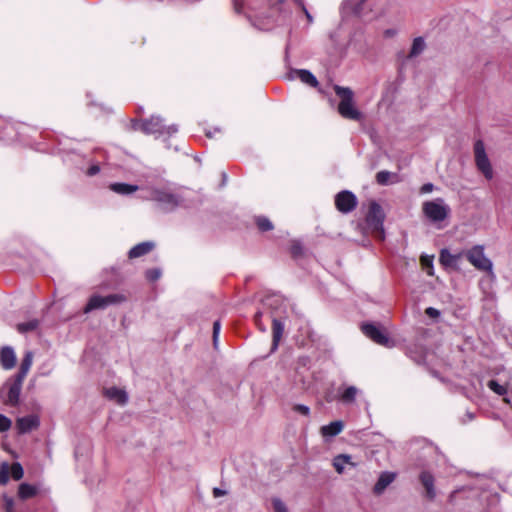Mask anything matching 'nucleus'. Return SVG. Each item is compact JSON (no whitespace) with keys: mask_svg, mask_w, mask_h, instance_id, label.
Instances as JSON below:
<instances>
[{"mask_svg":"<svg viewBox=\"0 0 512 512\" xmlns=\"http://www.w3.org/2000/svg\"><path fill=\"white\" fill-rule=\"evenodd\" d=\"M234 7L237 12H240L241 9L238 0H234Z\"/></svg>","mask_w":512,"mask_h":512,"instance_id":"obj_48","label":"nucleus"},{"mask_svg":"<svg viewBox=\"0 0 512 512\" xmlns=\"http://www.w3.org/2000/svg\"><path fill=\"white\" fill-rule=\"evenodd\" d=\"M384 213L381 206L375 201L370 202L366 216V229L378 239H384L383 230Z\"/></svg>","mask_w":512,"mask_h":512,"instance_id":"obj_3","label":"nucleus"},{"mask_svg":"<svg viewBox=\"0 0 512 512\" xmlns=\"http://www.w3.org/2000/svg\"><path fill=\"white\" fill-rule=\"evenodd\" d=\"M425 312L430 318L437 319L440 316V311L433 307L427 308Z\"/></svg>","mask_w":512,"mask_h":512,"instance_id":"obj_40","label":"nucleus"},{"mask_svg":"<svg viewBox=\"0 0 512 512\" xmlns=\"http://www.w3.org/2000/svg\"><path fill=\"white\" fill-rule=\"evenodd\" d=\"M332 465L338 474H343L346 467L356 468L358 463L354 462L349 454H339L333 458Z\"/></svg>","mask_w":512,"mask_h":512,"instance_id":"obj_14","label":"nucleus"},{"mask_svg":"<svg viewBox=\"0 0 512 512\" xmlns=\"http://www.w3.org/2000/svg\"><path fill=\"white\" fill-rule=\"evenodd\" d=\"M465 257L476 269L487 272L492 278L495 277L493 272V263L485 255L482 245H475L465 251Z\"/></svg>","mask_w":512,"mask_h":512,"instance_id":"obj_5","label":"nucleus"},{"mask_svg":"<svg viewBox=\"0 0 512 512\" xmlns=\"http://www.w3.org/2000/svg\"><path fill=\"white\" fill-rule=\"evenodd\" d=\"M23 380L10 377L0 389V398L5 405L15 407L19 404Z\"/></svg>","mask_w":512,"mask_h":512,"instance_id":"obj_6","label":"nucleus"},{"mask_svg":"<svg viewBox=\"0 0 512 512\" xmlns=\"http://www.w3.org/2000/svg\"><path fill=\"white\" fill-rule=\"evenodd\" d=\"M226 494V491L225 490H222L220 488H214L213 489V495L215 497H221V496H224Z\"/></svg>","mask_w":512,"mask_h":512,"instance_id":"obj_45","label":"nucleus"},{"mask_svg":"<svg viewBox=\"0 0 512 512\" xmlns=\"http://www.w3.org/2000/svg\"><path fill=\"white\" fill-rule=\"evenodd\" d=\"M33 353L31 351H27L22 359L19 372L14 376L18 379H21L24 381L26 375L28 374L32 363H33Z\"/></svg>","mask_w":512,"mask_h":512,"instance_id":"obj_23","label":"nucleus"},{"mask_svg":"<svg viewBox=\"0 0 512 512\" xmlns=\"http://www.w3.org/2000/svg\"><path fill=\"white\" fill-rule=\"evenodd\" d=\"M465 256V251L452 253L449 249L443 248L439 253V263L445 270H460L461 260Z\"/></svg>","mask_w":512,"mask_h":512,"instance_id":"obj_11","label":"nucleus"},{"mask_svg":"<svg viewBox=\"0 0 512 512\" xmlns=\"http://www.w3.org/2000/svg\"><path fill=\"white\" fill-rule=\"evenodd\" d=\"M358 393V388H356L355 386H348L344 388L343 391L341 392L340 400L345 404L352 403L355 401Z\"/></svg>","mask_w":512,"mask_h":512,"instance_id":"obj_27","label":"nucleus"},{"mask_svg":"<svg viewBox=\"0 0 512 512\" xmlns=\"http://www.w3.org/2000/svg\"><path fill=\"white\" fill-rule=\"evenodd\" d=\"M305 13H306L308 20L311 21L312 20L311 15L306 10H305Z\"/></svg>","mask_w":512,"mask_h":512,"instance_id":"obj_50","label":"nucleus"},{"mask_svg":"<svg viewBox=\"0 0 512 512\" xmlns=\"http://www.w3.org/2000/svg\"><path fill=\"white\" fill-rule=\"evenodd\" d=\"M37 492L38 490L36 486L27 483H22L20 484L18 489V496L21 499L26 500L34 497L37 494Z\"/></svg>","mask_w":512,"mask_h":512,"instance_id":"obj_26","label":"nucleus"},{"mask_svg":"<svg viewBox=\"0 0 512 512\" xmlns=\"http://www.w3.org/2000/svg\"><path fill=\"white\" fill-rule=\"evenodd\" d=\"M343 428L344 423L340 420H337L329 423L328 425L322 426L320 429V433L324 438L328 439L340 434Z\"/></svg>","mask_w":512,"mask_h":512,"instance_id":"obj_21","label":"nucleus"},{"mask_svg":"<svg viewBox=\"0 0 512 512\" xmlns=\"http://www.w3.org/2000/svg\"><path fill=\"white\" fill-rule=\"evenodd\" d=\"M154 247L155 244L152 241L139 243L130 249L128 256L131 259L138 258L152 251Z\"/></svg>","mask_w":512,"mask_h":512,"instance_id":"obj_22","label":"nucleus"},{"mask_svg":"<svg viewBox=\"0 0 512 512\" xmlns=\"http://www.w3.org/2000/svg\"><path fill=\"white\" fill-rule=\"evenodd\" d=\"M0 363L3 369L11 370L16 364V354L13 348L6 346L0 351Z\"/></svg>","mask_w":512,"mask_h":512,"instance_id":"obj_17","label":"nucleus"},{"mask_svg":"<svg viewBox=\"0 0 512 512\" xmlns=\"http://www.w3.org/2000/svg\"><path fill=\"white\" fill-rule=\"evenodd\" d=\"M24 471L20 463H2L0 466V484L5 485L9 481V477L14 480H20L23 477Z\"/></svg>","mask_w":512,"mask_h":512,"instance_id":"obj_13","label":"nucleus"},{"mask_svg":"<svg viewBox=\"0 0 512 512\" xmlns=\"http://www.w3.org/2000/svg\"><path fill=\"white\" fill-rule=\"evenodd\" d=\"M474 160L478 171L487 180H491L494 177V171L482 140H477L474 143Z\"/></svg>","mask_w":512,"mask_h":512,"instance_id":"obj_7","label":"nucleus"},{"mask_svg":"<svg viewBox=\"0 0 512 512\" xmlns=\"http://www.w3.org/2000/svg\"><path fill=\"white\" fill-rule=\"evenodd\" d=\"M487 386L498 395H505L507 393V388L500 385L496 380H490Z\"/></svg>","mask_w":512,"mask_h":512,"instance_id":"obj_32","label":"nucleus"},{"mask_svg":"<svg viewBox=\"0 0 512 512\" xmlns=\"http://www.w3.org/2000/svg\"><path fill=\"white\" fill-rule=\"evenodd\" d=\"M104 395L119 405H125L128 401V395L125 390L117 387H109L104 390Z\"/></svg>","mask_w":512,"mask_h":512,"instance_id":"obj_19","label":"nucleus"},{"mask_svg":"<svg viewBox=\"0 0 512 512\" xmlns=\"http://www.w3.org/2000/svg\"><path fill=\"white\" fill-rule=\"evenodd\" d=\"M415 54H416V39H414L412 42L410 53L408 55V59L409 60L412 59Z\"/></svg>","mask_w":512,"mask_h":512,"instance_id":"obj_44","label":"nucleus"},{"mask_svg":"<svg viewBox=\"0 0 512 512\" xmlns=\"http://www.w3.org/2000/svg\"><path fill=\"white\" fill-rule=\"evenodd\" d=\"M422 213L423 217L436 229H443L447 226L451 209L443 198H436L422 203Z\"/></svg>","mask_w":512,"mask_h":512,"instance_id":"obj_1","label":"nucleus"},{"mask_svg":"<svg viewBox=\"0 0 512 512\" xmlns=\"http://www.w3.org/2000/svg\"><path fill=\"white\" fill-rule=\"evenodd\" d=\"M11 420L3 414H0V432H6L11 427Z\"/></svg>","mask_w":512,"mask_h":512,"instance_id":"obj_34","label":"nucleus"},{"mask_svg":"<svg viewBox=\"0 0 512 512\" xmlns=\"http://www.w3.org/2000/svg\"><path fill=\"white\" fill-rule=\"evenodd\" d=\"M396 474L393 472H382L374 485L373 492L381 495L385 489L395 480Z\"/></svg>","mask_w":512,"mask_h":512,"instance_id":"obj_16","label":"nucleus"},{"mask_svg":"<svg viewBox=\"0 0 512 512\" xmlns=\"http://www.w3.org/2000/svg\"><path fill=\"white\" fill-rule=\"evenodd\" d=\"M256 224L261 231H269L273 228L271 221L265 217H257Z\"/></svg>","mask_w":512,"mask_h":512,"instance_id":"obj_33","label":"nucleus"},{"mask_svg":"<svg viewBox=\"0 0 512 512\" xmlns=\"http://www.w3.org/2000/svg\"><path fill=\"white\" fill-rule=\"evenodd\" d=\"M273 512H289L287 505L277 497L271 499Z\"/></svg>","mask_w":512,"mask_h":512,"instance_id":"obj_31","label":"nucleus"},{"mask_svg":"<svg viewBox=\"0 0 512 512\" xmlns=\"http://www.w3.org/2000/svg\"><path fill=\"white\" fill-rule=\"evenodd\" d=\"M261 316H262V313L261 312H258L256 315H255V323L256 325L259 327L260 330L262 331H266V327L262 325L261 323Z\"/></svg>","mask_w":512,"mask_h":512,"instance_id":"obj_41","label":"nucleus"},{"mask_svg":"<svg viewBox=\"0 0 512 512\" xmlns=\"http://www.w3.org/2000/svg\"><path fill=\"white\" fill-rule=\"evenodd\" d=\"M433 189H434V185H433L432 183H427V184H424V185L421 187L420 191H421V193L426 194V193H430V192H432V191H433Z\"/></svg>","mask_w":512,"mask_h":512,"instance_id":"obj_42","label":"nucleus"},{"mask_svg":"<svg viewBox=\"0 0 512 512\" xmlns=\"http://www.w3.org/2000/svg\"><path fill=\"white\" fill-rule=\"evenodd\" d=\"M294 0H278V3L282 5V7L279 8V11L284 14H289L290 10L288 9L289 3L293 2Z\"/></svg>","mask_w":512,"mask_h":512,"instance_id":"obj_38","label":"nucleus"},{"mask_svg":"<svg viewBox=\"0 0 512 512\" xmlns=\"http://www.w3.org/2000/svg\"><path fill=\"white\" fill-rule=\"evenodd\" d=\"M289 77L291 79L298 78L304 84H307L308 86L314 87V88H316L319 84L316 77L310 71L305 70V69L293 70V71H291Z\"/></svg>","mask_w":512,"mask_h":512,"instance_id":"obj_18","label":"nucleus"},{"mask_svg":"<svg viewBox=\"0 0 512 512\" xmlns=\"http://www.w3.org/2000/svg\"><path fill=\"white\" fill-rule=\"evenodd\" d=\"M356 196L348 190L339 192L335 196V206L341 213H349L353 211L357 206Z\"/></svg>","mask_w":512,"mask_h":512,"instance_id":"obj_12","label":"nucleus"},{"mask_svg":"<svg viewBox=\"0 0 512 512\" xmlns=\"http://www.w3.org/2000/svg\"><path fill=\"white\" fill-rule=\"evenodd\" d=\"M466 416H467L468 420H470V421H471V420H473V419H474V417H475V416H474V414H473V413H470V412H468V413L466 414Z\"/></svg>","mask_w":512,"mask_h":512,"instance_id":"obj_49","label":"nucleus"},{"mask_svg":"<svg viewBox=\"0 0 512 512\" xmlns=\"http://www.w3.org/2000/svg\"><path fill=\"white\" fill-rule=\"evenodd\" d=\"M417 45H418V53H419L422 50L423 45H424L422 38L418 37Z\"/></svg>","mask_w":512,"mask_h":512,"instance_id":"obj_47","label":"nucleus"},{"mask_svg":"<svg viewBox=\"0 0 512 512\" xmlns=\"http://www.w3.org/2000/svg\"><path fill=\"white\" fill-rule=\"evenodd\" d=\"M220 330H221L220 321H215L213 324V343H214L215 347L217 346Z\"/></svg>","mask_w":512,"mask_h":512,"instance_id":"obj_36","label":"nucleus"},{"mask_svg":"<svg viewBox=\"0 0 512 512\" xmlns=\"http://www.w3.org/2000/svg\"><path fill=\"white\" fill-rule=\"evenodd\" d=\"M294 411L301 413L304 416H308L310 413V409L306 405L297 404L294 406Z\"/></svg>","mask_w":512,"mask_h":512,"instance_id":"obj_39","label":"nucleus"},{"mask_svg":"<svg viewBox=\"0 0 512 512\" xmlns=\"http://www.w3.org/2000/svg\"><path fill=\"white\" fill-rule=\"evenodd\" d=\"M279 301L278 297H269L266 299V305L272 306L273 303H278Z\"/></svg>","mask_w":512,"mask_h":512,"instance_id":"obj_46","label":"nucleus"},{"mask_svg":"<svg viewBox=\"0 0 512 512\" xmlns=\"http://www.w3.org/2000/svg\"><path fill=\"white\" fill-rule=\"evenodd\" d=\"M141 129L146 134H168L172 135L178 131V128L176 125H170L165 126L163 124V120L160 117H151L150 119H147L143 121L141 125Z\"/></svg>","mask_w":512,"mask_h":512,"instance_id":"obj_10","label":"nucleus"},{"mask_svg":"<svg viewBox=\"0 0 512 512\" xmlns=\"http://www.w3.org/2000/svg\"><path fill=\"white\" fill-rule=\"evenodd\" d=\"M100 171V167L98 165H92L88 171L87 174L90 176L96 175Z\"/></svg>","mask_w":512,"mask_h":512,"instance_id":"obj_43","label":"nucleus"},{"mask_svg":"<svg viewBox=\"0 0 512 512\" xmlns=\"http://www.w3.org/2000/svg\"><path fill=\"white\" fill-rule=\"evenodd\" d=\"M110 189L115 193L128 195L138 190V186L130 185L126 183H113L110 185Z\"/></svg>","mask_w":512,"mask_h":512,"instance_id":"obj_25","label":"nucleus"},{"mask_svg":"<svg viewBox=\"0 0 512 512\" xmlns=\"http://www.w3.org/2000/svg\"><path fill=\"white\" fill-rule=\"evenodd\" d=\"M273 323V345L272 349L275 350L278 347L279 341L283 335L284 331V325L281 321L276 319L275 317L272 318Z\"/></svg>","mask_w":512,"mask_h":512,"instance_id":"obj_24","label":"nucleus"},{"mask_svg":"<svg viewBox=\"0 0 512 512\" xmlns=\"http://www.w3.org/2000/svg\"><path fill=\"white\" fill-rule=\"evenodd\" d=\"M361 329L365 336L379 345L387 348L394 345L393 340L390 339L385 330L378 325L366 323L362 325Z\"/></svg>","mask_w":512,"mask_h":512,"instance_id":"obj_9","label":"nucleus"},{"mask_svg":"<svg viewBox=\"0 0 512 512\" xmlns=\"http://www.w3.org/2000/svg\"><path fill=\"white\" fill-rule=\"evenodd\" d=\"M392 178H396V175L388 171H380L376 174V181L380 185L393 183Z\"/></svg>","mask_w":512,"mask_h":512,"instance_id":"obj_29","label":"nucleus"},{"mask_svg":"<svg viewBox=\"0 0 512 512\" xmlns=\"http://www.w3.org/2000/svg\"><path fill=\"white\" fill-rule=\"evenodd\" d=\"M434 255H426L423 254L420 257V262L423 270L430 276L434 275V267H433Z\"/></svg>","mask_w":512,"mask_h":512,"instance_id":"obj_28","label":"nucleus"},{"mask_svg":"<svg viewBox=\"0 0 512 512\" xmlns=\"http://www.w3.org/2000/svg\"><path fill=\"white\" fill-rule=\"evenodd\" d=\"M38 325H39V321L36 319H33V320H29L24 323H19L17 325V330L19 333H27V332L35 330L38 327Z\"/></svg>","mask_w":512,"mask_h":512,"instance_id":"obj_30","label":"nucleus"},{"mask_svg":"<svg viewBox=\"0 0 512 512\" xmlns=\"http://www.w3.org/2000/svg\"><path fill=\"white\" fill-rule=\"evenodd\" d=\"M420 481L425 489V497L430 501L434 500L436 497L434 477L428 472H423L420 476Z\"/></svg>","mask_w":512,"mask_h":512,"instance_id":"obj_20","label":"nucleus"},{"mask_svg":"<svg viewBox=\"0 0 512 512\" xmlns=\"http://www.w3.org/2000/svg\"><path fill=\"white\" fill-rule=\"evenodd\" d=\"M4 508L5 512H14V500L11 497L4 496Z\"/></svg>","mask_w":512,"mask_h":512,"instance_id":"obj_37","label":"nucleus"},{"mask_svg":"<svg viewBox=\"0 0 512 512\" xmlns=\"http://www.w3.org/2000/svg\"><path fill=\"white\" fill-rule=\"evenodd\" d=\"M39 426V418L36 415H28L18 418L16 421V429L20 434L30 432Z\"/></svg>","mask_w":512,"mask_h":512,"instance_id":"obj_15","label":"nucleus"},{"mask_svg":"<svg viewBox=\"0 0 512 512\" xmlns=\"http://www.w3.org/2000/svg\"><path fill=\"white\" fill-rule=\"evenodd\" d=\"M146 198L155 201L164 211H172L181 204V198L167 189L153 188Z\"/></svg>","mask_w":512,"mask_h":512,"instance_id":"obj_4","label":"nucleus"},{"mask_svg":"<svg viewBox=\"0 0 512 512\" xmlns=\"http://www.w3.org/2000/svg\"><path fill=\"white\" fill-rule=\"evenodd\" d=\"M126 300L122 294H110L107 296L93 295L90 297L87 305L84 308V313H89L96 309H105L110 305L122 303Z\"/></svg>","mask_w":512,"mask_h":512,"instance_id":"obj_8","label":"nucleus"},{"mask_svg":"<svg viewBox=\"0 0 512 512\" xmlns=\"http://www.w3.org/2000/svg\"><path fill=\"white\" fill-rule=\"evenodd\" d=\"M336 95L340 98L338 105L339 114L346 119L360 120L361 112L355 107L353 101V91L347 87H341L336 85L334 87Z\"/></svg>","mask_w":512,"mask_h":512,"instance_id":"obj_2","label":"nucleus"},{"mask_svg":"<svg viewBox=\"0 0 512 512\" xmlns=\"http://www.w3.org/2000/svg\"><path fill=\"white\" fill-rule=\"evenodd\" d=\"M160 276H161V271H160V269H157V268L150 269L146 272V277L150 281H156L160 278Z\"/></svg>","mask_w":512,"mask_h":512,"instance_id":"obj_35","label":"nucleus"}]
</instances>
